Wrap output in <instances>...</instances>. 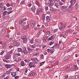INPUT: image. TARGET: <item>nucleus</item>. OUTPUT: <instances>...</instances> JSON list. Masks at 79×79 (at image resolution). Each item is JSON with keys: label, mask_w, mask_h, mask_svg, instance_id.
<instances>
[{"label": "nucleus", "mask_w": 79, "mask_h": 79, "mask_svg": "<svg viewBox=\"0 0 79 79\" xmlns=\"http://www.w3.org/2000/svg\"><path fill=\"white\" fill-rule=\"evenodd\" d=\"M30 47H31V48H34L35 47V46L34 45H31Z\"/></svg>", "instance_id": "obj_56"}, {"label": "nucleus", "mask_w": 79, "mask_h": 79, "mask_svg": "<svg viewBox=\"0 0 79 79\" xmlns=\"http://www.w3.org/2000/svg\"><path fill=\"white\" fill-rule=\"evenodd\" d=\"M10 5H11V4H10L8 3H7L6 4V6H7V7H9V6H10Z\"/></svg>", "instance_id": "obj_57"}, {"label": "nucleus", "mask_w": 79, "mask_h": 79, "mask_svg": "<svg viewBox=\"0 0 79 79\" xmlns=\"http://www.w3.org/2000/svg\"><path fill=\"white\" fill-rule=\"evenodd\" d=\"M66 25H65L64 27V28L63 27H59V29H60V31H63V30H64V28L66 27Z\"/></svg>", "instance_id": "obj_9"}, {"label": "nucleus", "mask_w": 79, "mask_h": 79, "mask_svg": "<svg viewBox=\"0 0 79 79\" xmlns=\"http://www.w3.org/2000/svg\"><path fill=\"white\" fill-rule=\"evenodd\" d=\"M47 50L49 52H51V53H53L55 52L54 49H48Z\"/></svg>", "instance_id": "obj_11"}, {"label": "nucleus", "mask_w": 79, "mask_h": 79, "mask_svg": "<svg viewBox=\"0 0 79 79\" xmlns=\"http://www.w3.org/2000/svg\"><path fill=\"white\" fill-rule=\"evenodd\" d=\"M69 8L71 10H73V6L71 4L69 6Z\"/></svg>", "instance_id": "obj_21"}, {"label": "nucleus", "mask_w": 79, "mask_h": 79, "mask_svg": "<svg viewBox=\"0 0 79 79\" xmlns=\"http://www.w3.org/2000/svg\"><path fill=\"white\" fill-rule=\"evenodd\" d=\"M13 47H14V46H11V45H9V48L11 49V48H13Z\"/></svg>", "instance_id": "obj_50"}, {"label": "nucleus", "mask_w": 79, "mask_h": 79, "mask_svg": "<svg viewBox=\"0 0 79 79\" xmlns=\"http://www.w3.org/2000/svg\"><path fill=\"white\" fill-rule=\"evenodd\" d=\"M14 65V64H7L5 65V66L6 67V68H11V66Z\"/></svg>", "instance_id": "obj_8"}, {"label": "nucleus", "mask_w": 79, "mask_h": 79, "mask_svg": "<svg viewBox=\"0 0 79 79\" xmlns=\"http://www.w3.org/2000/svg\"><path fill=\"white\" fill-rule=\"evenodd\" d=\"M45 10L46 11H47V10H48V6H46L45 7Z\"/></svg>", "instance_id": "obj_61"}, {"label": "nucleus", "mask_w": 79, "mask_h": 79, "mask_svg": "<svg viewBox=\"0 0 79 79\" xmlns=\"http://www.w3.org/2000/svg\"><path fill=\"white\" fill-rule=\"evenodd\" d=\"M18 52H22V53H23V52L22 51V49L21 48H18Z\"/></svg>", "instance_id": "obj_22"}, {"label": "nucleus", "mask_w": 79, "mask_h": 79, "mask_svg": "<svg viewBox=\"0 0 79 79\" xmlns=\"http://www.w3.org/2000/svg\"><path fill=\"white\" fill-rule=\"evenodd\" d=\"M53 4L52 3H50L49 4V8H50V10H52V8H53Z\"/></svg>", "instance_id": "obj_13"}, {"label": "nucleus", "mask_w": 79, "mask_h": 79, "mask_svg": "<svg viewBox=\"0 0 79 79\" xmlns=\"http://www.w3.org/2000/svg\"><path fill=\"white\" fill-rule=\"evenodd\" d=\"M63 37L65 38V39H66V37H67V36H66V33L63 32L62 34Z\"/></svg>", "instance_id": "obj_17"}, {"label": "nucleus", "mask_w": 79, "mask_h": 79, "mask_svg": "<svg viewBox=\"0 0 79 79\" xmlns=\"http://www.w3.org/2000/svg\"><path fill=\"white\" fill-rule=\"evenodd\" d=\"M69 56H66L64 57V60H68V59H69Z\"/></svg>", "instance_id": "obj_39"}, {"label": "nucleus", "mask_w": 79, "mask_h": 79, "mask_svg": "<svg viewBox=\"0 0 79 79\" xmlns=\"http://www.w3.org/2000/svg\"><path fill=\"white\" fill-rule=\"evenodd\" d=\"M40 58H41L42 59H43L44 56V55L41 54L40 56Z\"/></svg>", "instance_id": "obj_52"}, {"label": "nucleus", "mask_w": 79, "mask_h": 79, "mask_svg": "<svg viewBox=\"0 0 79 79\" xmlns=\"http://www.w3.org/2000/svg\"><path fill=\"white\" fill-rule=\"evenodd\" d=\"M29 25H28L26 27H25L24 28V29H28V28H29Z\"/></svg>", "instance_id": "obj_51"}, {"label": "nucleus", "mask_w": 79, "mask_h": 79, "mask_svg": "<svg viewBox=\"0 0 79 79\" xmlns=\"http://www.w3.org/2000/svg\"><path fill=\"white\" fill-rule=\"evenodd\" d=\"M47 21H50V17L48 16H47L46 17Z\"/></svg>", "instance_id": "obj_25"}, {"label": "nucleus", "mask_w": 79, "mask_h": 79, "mask_svg": "<svg viewBox=\"0 0 79 79\" xmlns=\"http://www.w3.org/2000/svg\"><path fill=\"white\" fill-rule=\"evenodd\" d=\"M3 8V5H2V3H1L0 4V8H1V9H2Z\"/></svg>", "instance_id": "obj_54"}, {"label": "nucleus", "mask_w": 79, "mask_h": 79, "mask_svg": "<svg viewBox=\"0 0 79 79\" xmlns=\"http://www.w3.org/2000/svg\"><path fill=\"white\" fill-rule=\"evenodd\" d=\"M67 11H68V13H71L72 11H71V10L69 8H68Z\"/></svg>", "instance_id": "obj_26"}, {"label": "nucleus", "mask_w": 79, "mask_h": 79, "mask_svg": "<svg viewBox=\"0 0 79 79\" xmlns=\"http://www.w3.org/2000/svg\"><path fill=\"white\" fill-rule=\"evenodd\" d=\"M8 13V11H5L3 13V16H5L6 14V13Z\"/></svg>", "instance_id": "obj_29"}, {"label": "nucleus", "mask_w": 79, "mask_h": 79, "mask_svg": "<svg viewBox=\"0 0 79 79\" xmlns=\"http://www.w3.org/2000/svg\"><path fill=\"white\" fill-rule=\"evenodd\" d=\"M60 24L61 25V27H63V26H64V24H63V23L62 22H61L60 23Z\"/></svg>", "instance_id": "obj_46"}, {"label": "nucleus", "mask_w": 79, "mask_h": 79, "mask_svg": "<svg viewBox=\"0 0 79 79\" xmlns=\"http://www.w3.org/2000/svg\"><path fill=\"white\" fill-rule=\"evenodd\" d=\"M39 53H34L33 54V56H38V55H39Z\"/></svg>", "instance_id": "obj_47"}, {"label": "nucleus", "mask_w": 79, "mask_h": 79, "mask_svg": "<svg viewBox=\"0 0 79 79\" xmlns=\"http://www.w3.org/2000/svg\"><path fill=\"white\" fill-rule=\"evenodd\" d=\"M53 38V37L52 36H51V37L48 38V40H52V39Z\"/></svg>", "instance_id": "obj_31"}, {"label": "nucleus", "mask_w": 79, "mask_h": 79, "mask_svg": "<svg viewBox=\"0 0 79 79\" xmlns=\"http://www.w3.org/2000/svg\"><path fill=\"white\" fill-rule=\"evenodd\" d=\"M11 58V55L10 54H7L6 56H5V58L6 60H8L10 59Z\"/></svg>", "instance_id": "obj_5"}, {"label": "nucleus", "mask_w": 79, "mask_h": 79, "mask_svg": "<svg viewBox=\"0 0 79 79\" xmlns=\"http://www.w3.org/2000/svg\"><path fill=\"white\" fill-rule=\"evenodd\" d=\"M59 3L60 5L62 6L63 5V3L61 1H59Z\"/></svg>", "instance_id": "obj_41"}, {"label": "nucleus", "mask_w": 79, "mask_h": 79, "mask_svg": "<svg viewBox=\"0 0 79 79\" xmlns=\"http://www.w3.org/2000/svg\"><path fill=\"white\" fill-rule=\"evenodd\" d=\"M54 5L55 6H56V8H58L59 7V5H58V4L57 3H56L54 4Z\"/></svg>", "instance_id": "obj_33"}, {"label": "nucleus", "mask_w": 79, "mask_h": 79, "mask_svg": "<svg viewBox=\"0 0 79 79\" xmlns=\"http://www.w3.org/2000/svg\"><path fill=\"white\" fill-rule=\"evenodd\" d=\"M9 79V76H7L6 77H2V79Z\"/></svg>", "instance_id": "obj_27"}, {"label": "nucleus", "mask_w": 79, "mask_h": 79, "mask_svg": "<svg viewBox=\"0 0 79 79\" xmlns=\"http://www.w3.org/2000/svg\"><path fill=\"white\" fill-rule=\"evenodd\" d=\"M47 37H45L43 39V40L44 42H45V41L47 40Z\"/></svg>", "instance_id": "obj_42"}, {"label": "nucleus", "mask_w": 79, "mask_h": 79, "mask_svg": "<svg viewBox=\"0 0 79 79\" xmlns=\"http://www.w3.org/2000/svg\"><path fill=\"white\" fill-rule=\"evenodd\" d=\"M51 9H52V10H51V11H52V10H53V11H56L57 10V9H54V8H53V7L51 8Z\"/></svg>", "instance_id": "obj_36"}, {"label": "nucleus", "mask_w": 79, "mask_h": 79, "mask_svg": "<svg viewBox=\"0 0 79 79\" xmlns=\"http://www.w3.org/2000/svg\"><path fill=\"white\" fill-rule=\"evenodd\" d=\"M42 31H40L38 33V34H37V36L38 37H39V35H40V34H42Z\"/></svg>", "instance_id": "obj_32"}, {"label": "nucleus", "mask_w": 79, "mask_h": 79, "mask_svg": "<svg viewBox=\"0 0 79 79\" xmlns=\"http://www.w3.org/2000/svg\"><path fill=\"white\" fill-rule=\"evenodd\" d=\"M3 61H4V62H6L7 63H8V61L6 60H3Z\"/></svg>", "instance_id": "obj_58"}, {"label": "nucleus", "mask_w": 79, "mask_h": 79, "mask_svg": "<svg viewBox=\"0 0 79 79\" xmlns=\"http://www.w3.org/2000/svg\"><path fill=\"white\" fill-rule=\"evenodd\" d=\"M35 41L38 43H41L42 40L40 39H35Z\"/></svg>", "instance_id": "obj_10"}, {"label": "nucleus", "mask_w": 79, "mask_h": 79, "mask_svg": "<svg viewBox=\"0 0 79 79\" xmlns=\"http://www.w3.org/2000/svg\"><path fill=\"white\" fill-rule=\"evenodd\" d=\"M44 11L42 10V9H39L38 10L36 11V15H39L40 13H41L43 12Z\"/></svg>", "instance_id": "obj_3"}, {"label": "nucleus", "mask_w": 79, "mask_h": 79, "mask_svg": "<svg viewBox=\"0 0 79 79\" xmlns=\"http://www.w3.org/2000/svg\"><path fill=\"white\" fill-rule=\"evenodd\" d=\"M29 41L31 44H33V42H34V39L30 40Z\"/></svg>", "instance_id": "obj_34"}, {"label": "nucleus", "mask_w": 79, "mask_h": 79, "mask_svg": "<svg viewBox=\"0 0 79 79\" xmlns=\"http://www.w3.org/2000/svg\"><path fill=\"white\" fill-rule=\"evenodd\" d=\"M31 10L33 12H35V10H36L35 6H32L31 8Z\"/></svg>", "instance_id": "obj_7"}, {"label": "nucleus", "mask_w": 79, "mask_h": 79, "mask_svg": "<svg viewBox=\"0 0 79 79\" xmlns=\"http://www.w3.org/2000/svg\"><path fill=\"white\" fill-rule=\"evenodd\" d=\"M29 66L31 68L32 67L33 68H35V67L36 66L35 64L33 63V62H30L29 64Z\"/></svg>", "instance_id": "obj_2"}, {"label": "nucleus", "mask_w": 79, "mask_h": 79, "mask_svg": "<svg viewBox=\"0 0 79 79\" xmlns=\"http://www.w3.org/2000/svg\"><path fill=\"white\" fill-rule=\"evenodd\" d=\"M22 79H28L26 77H23Z\"/></svg>", "instance_id": "obj_63"}, {"label": "nucleus", "mask_w": 79, "mask_h": 79, "mask_svg": "<svg viewBox=\"0 0 79 79\" xmlns=\"http://www.w3.org/2000/svg\"><path fill=\"white\" fill-rule=\"evenodd\" d=\"M20 54L19 53L15 54L14 55L15 57H18V56H20Z\"/></svg>", "instance_id": "obj_28"}, {"label": "nucleus", "mask_w": 79, "mask_h": 79, "mask_svg": "<svg viewBox=\"0 0 79 79\" xmlns=\"http://www.w3.org/2000/svg\"><path fill=\"white\" fill-rule=\"evenodd\" d=\"M2 48L4 49H5L6 48V44H3L2 45Z\"/></svg>", "instance_id": "obj_38"}, {"label": "nucleus", "mask_w": 79, "mask_h": 79, "mask_svg": "<svg viewBox=\"0 0 79 79\" xmlns=\"http://www.w3.org/2000/svg\"><path fill=\"white\" fill-rule=\"evenodd\" d=\"M13 45L14 46L18 47V46H19V45H20V43H18L16 41H14Z\"/></svg>", "instance_id": "obj_6"}, {"label": "nucleus", "mask_w": 79, "mask_h": 79, "mask_svg": "<svg viewBox=\"0 0 79 79\" xmlns=\"http://www.w3.org/2000/svg\"><path fill=\"white\" fill-rule=\"evenodd\" d=\"M4 52H5L4 51H2V52H1L0 53V55H2L4 53Z\"/></svg>", "instance_id": "obj_59"}, {"label": "nucleus", "mask_w": 79, "mask_h": 79, "mask_svg": "<svg viewBox=\"0 0 79 79\" xmlns=\"http://www.w3.org/2000/svg\"><path fill=\"white\" fill-rule=\"evenodd\" d=\"M23 42L24 44L26 43V42H27V39H24L23 40Z\"/></svg>", "instance_id": "obj_40"}, {"label": "nucleus", "mask_w": 79, "mask_h": 79, "mask_svg": "<svg viewBox=\"0 0 79 79\" xmlns=\"http://www.w3.org/2000/svg\"><path fill=\"white\" fill-rule=\"evenodd\" d=\"M13 50H12L11 51H9L8 52V53H10V54H12V53H13Z\"/></svg>", "instance_id": "obj_44"}, {"label": "nucleus", "mask_w": 79, "mask_h": 79, "mask_svg": "<svg viewBox=\"0 0 79 79\" xmlns=\"http://www.w3.org/2000/svg\"><path fill=\"white\" fill-rule=\"evenodd\" d=\"M11 74L13 77H15L16 76V72H11Z\"/></svg>", "instance_id": "obj_14"}, {"label": "nucleus", "mask_w": 79, "mask_h": 79, "mask_svg": "<svg viewBox=\"0 0 79 79\" xmlns=\"http://www.w3.org/2000/svg\"><path fill=\"white\" fill-rule=\"evenodd\" d=\"M35 23H36L35 22L33 21L30 23V25L32 27H35Z\"/></svg>", "instance_id": "obj_4"}, {"label": "nucleus", "mask_w": 79, "mask_h": 79, "mask_svg": "<svg viewBox=\"0 0 79 79\" xmlns=\"http://www.w3.org/2000/svg\"><path fill=\"white\" fill-rule=\"evenodd\" d=\"M11 6H15V4L14 3H12L10 4Z\"/></svg>", "instance_id": "obj_55"}, {"label": "nucleus", "mask_w": 79, "mask_h": 79, "mask_svg": "<svg viewBox=\"0 0 79 79\" xmlns=\"http://www.w3.org/2000/svg\"><path fill=\"white\" fill-rule=\"evenodd\" d=\"M49 1H50V3H51L52 4H54L55 3V1L53 0H49Z\"/></svg>", "instance_id": "obj_24"}, {"label": "nucleus", "mask_w": 79, "mask_h": 79, "mask_svg": "<svg viewBox=\"0 0 79 79\" xmlns=\"http://www.w3.org/2000/svg\"><path fill=\"white\" fill-rule=\"evenodd\" d=\"M6 32V31L5 30V29L3 28L1 31V33L2 34H4Z\"/></svg>", "instance_id": "obj_12"}, {"label": "nucleus", "mask_w": 79, "mask_h": 79, "mask_svg": "<svg viewBox=\"0 0 79 79\" xmlns=\"http://www.w3.org/2000/svg\"><path fill=\"white\" fill-rule=\"evenodd\" d=\"M21 65H22V66H24V62L23 61H22L21 62Z\"/></svg>", "instance_id": "obj_43"}, {"label": "nucleus", "mask_w": 79, "mask_h": 79, "mask_svg": "<svg viewBox=\"0 0 79 79\" xmlns=\"http://www.w3.org/2000/svg\"><path fill=\"white\" fill-rule=\"evenodd\" d=\"M45 61H44V62H42L40 63V66H42V65H43V64H44V63H45Z\"/></svg>", "instance_id": "obj_37"}, {"label": "nucleus", "mask_w": 79, "mask_h": 79, "mask_svg": "<svg viewBox=\"0 0 79 79\" xmlns=\"http://www.w3.org/2000/svg\"><path fill=\"white\" fill-rule=\"evenodd\" d=\"M35 2V3L38 6V7H40V4H39V2H38V1H37V0H36Z\"/></svg>", "instance_id": "obj_19"}, {"label": "nucleus", "mask_w": 79, "mask_h": 79, "mask_svg": "<svg viewBox=\"0 0 79 79\" xmlns=\"http://www.w3.org/2000/svg\"><path fill=\"white\" fill-rule=\"evenodd\" d=\"M74 79H79V77L78 76L76 75V76H75Z\"/></svg>", "instance_id": "obj_48"}, {"label": "nucleus", "mask_w": 79, "mask_h": 79, "mask_svg": "<svg viewBox=\"0 0 79 79\" xmlns=\"http://www.w3.org/2000/svg\"><path fill=\"white\" fill-rule=\"evenodd\" d=\"M42 18L43 20H45V14H43L42 16Z\"/></svg>", "instance_id": "obj_30"}, {"label": "nucleus", "mask_w": 79, "mask_h": 79, "mask_svg": "<svg viewBox=\"0 0 79 79\" xmlns=\"http://www.w3.org/2000/svg\"><path fill=\"white\" fill-rule=\"evenodd\" d=\"M23 52L25 55H27V51L26 50V48H25L23 51H22Z\"/></svg>", "instance_id": "obj_16"}, {"label": "nucleus", "mask_w": 79, "mask_h": 79, "mask_svg": "<svg viewBox=\"0 0 79 79\" xmlns=\"http://www.w3.org/2000/svg\"><path fill=\"white\" fill-rule=\"evenodd\" d=\"M76 2V0H72L70 1V3L72 4V5L74 4Z\"/></svg>", "instance_id": "obj_18"}, {"label": "nucleus", "mask_w": 79, "mask_h": 79, "mask_svg": "<svg viewBox=\"0 0 79 79\" xmlns=\"http://www.w3.org/2000/svg\"><path fill=\"white\" fill-rule=\"evenodd\" d=\"M55 43V42L53 41V42H51L49 44V45H53V44Z\"/></svg>", "instance_id": "obj_45"}, {"label": "nucleus", "mask_w": 79, "mask_h": 79, "mask_svg": "<svg viewBox=\"0 0 79 79\" xmlns=\"http://www.w3.org/2000/svg\"><path fill=\"white\" fill-rule=\"evenodd\" d=\"M10 73H11V72L8 71L6 72V74L7 75H9V74H10Z\"/></svg>", "instance_id": "obj_35"}, {"label": "nucleus", "mask_w": 79, "mask_h": 79, "mask_svg": "<svg viewBox=\"0 0 79 79\" xmlns=\"http://www.w3.org/2000/svg\"><path fill=\"white\" fill-rule=\"evenodd\" d=\"M13 10L10 11L8 12L7 13V14H8V15H10V13H13Z\"/></svg>", "instance_id": "obj_53"}, {"label": "nucleus", "mask_w": 79, "mask_h": 79, "mask_svg": "<svg viewBox=\"0 0 79 79\" xmlns=\"http://www.w3.org/2000/svg\"><path fill=\"white\" fill-rule=\"evenodd\" d=\"M75 7L76 9L77 10V9L79 8V4L78 3L76 4L75 6Z\"/></svg>", "instance_id": "obj_20"}, {"label": "nucleus", "mask_w": 79, "mask_h": 79, "mask_svg": "<svg viewBox=\"0 0 79 79\" xmlns=\"http://www.w3.org/2000/svg\"><path fill=\"white\" fill-rule=\"evenodd\" d=\"M57 31H58V29H55L54 30V33H55V32H56Z\"/></svg>", "instance_id": "obj_60"}, {"label": "nucleus", "mask_w": 79, "mask_h": 79, "mask_svg": "<svg viewBox=\"0 0 79 79\" xmlns=\"http://www.w3.org/2000/svg\"><path fill=\"white\" fill-rule=\"evenodd\" d=\"M61 10L63 12L65 13L68 11V6H61Z\"/></svg>", "instance_id": "obj_1"}, {"label": "nucleus", "mask_w": 79, "mask_h": 79, "mask_svg": "<svg viewBox=\"0 0 79 79\" xmlns=\"http://www.w3.org/2000/svg\"><path fill=\"white\" fill-rule=\"evenodd\" d=\"M64 77L65 79H68V75H65Z\"/></svg>", "instance_id": "obj_49"}, {"label": "nucleus", "mask_w": 79, "mask_h": 79, "mask_svg": "<svg viewBox=\"0 0 79 79\" xmlns=\"http://www.w3.org/2000/svg\"><path fill=\"white\" fill-rule=\"evenodd\" d=\"M19 77V76H17L15 77V79H17Z\"/></svg>", "instance_id": "obj_64"}, {"label": "nucleus", "mask_w": 79, "mask_h": 79, "mask_svg": "<svg viewBox=\"0 0 79 79\" xmlns=\"http://www.w3.org/2000/svg\"><path fill=\"white\" fill-rule=\"evenodd\" d=\"M19 24H21V26H23L24 25V24H26V23H23V21H21L19 22Z\"/></svg>", "instance_id": "obj_15"}, {"label": "nucleus", "mask_w": 79, "mask_h": 79, "mask_svg": "<svg viewBox=\"0 0 79 79\" xmlns=\"http://www.w3.org/2000/svg\"><path fill=\"white\" fill-rule=\"evenodd\" d=\"M32 60L33 61L34 63H37L39 61L38 60Z\"/></svg>", "instance_id": "obj_23"}, {"label": "nucleus", "mask_w": 79, "mask_h": 79, "mask_svg": "<svg viewBox=\"0 0 79 79\" xmlns=\"http://www.w3.org/2000/svg\"><path fill=\"white\" fill-rule=\"evenodd\" d=\"M74 67L75 69H77V68H78V67H77V65H74Z\"/></svg>", "instance_id": "obj_62"}]
</instances>
